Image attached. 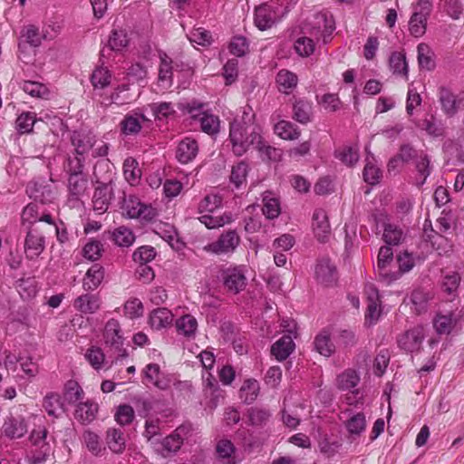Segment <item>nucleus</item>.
Wrapping results in <instances>:
<instances>
[{"instance_id":"obj_46","label":"nucleus","mask_w":464,"mask_h":464,"mask_svg":"<svg viewBox=\"0 0 464 464\" xmlns=\"http://www.w3.org/2000/svg\"><path fill=\"white\" fill-rule=\"evenodd\" d=\"M314 41L316 40L308 34L298 38L295 43L296 53L303 57L311 55L314 52Z\"/></svg>"},{"instance_id":"obj_9","label":"nucleus","mask_w":464,"mask_h":464,"mask_svg":"<svg viewBox=\"0 0 464 464\" xmlns=\"http://www.w3.org/2000/svg\"><path fill=\"white\" fill-rule=\"evenodd\" d=\"M221 280L225 288L233 294L243 291L246 285V277L240 267H228L221 273Z\"/></svg>"},{"instance_id":"obj_17","label":"nucleus","mask_w":464,"mask_h":464,"mask_svg":"<svg viewBox=\"0 0 464 464\" xmlns=\"http://www.w3.org/2000/svg\"><path fill=\"white\" fill-rule=\"evenodd\" d=\"M145 380L160 390H167L169 387V380L161 372L158 363H149L143 369Z\"/></svg>"},{"instance_id":"obj_36","label":"nucleus","mask_w":464,"mask_h":464,"mask_svg":"<svg viewBox=\"0 0 464 464\" xmlns=\"http://www.w3.org/2000/svg\"><path fill=\"white\" fill-rule=\"evenodd\" d=\"M263 203L262 211L268 219H274L278 217L280 214L279 201L273 196L272 192L266 191L263 194Z\"/></svg>"},{"instance_id":"obj_6","label":"nucleus","mask_w":464,"mask_h":464,"mask_svg":"<svg viewBox=\"0 0 464 464\" xmlns=\"http://www.w3.org/2000/svg\"><path fill=\"white\" fill-rule=\"evenodd\" d=\"M44 230L43 225L31 226L24 239V253L29 259H34L44 250Z\"/></svg>"},{"instance_id":"obj_47","label":"nucleus","mask_w":464,"mask_h":464,"mask_svg":"<svg viewBox=\"0 0 464 464\" xmlns=\"http://www.w3.org/2000/svg\"><path fill=\"white\" fill-rule=\"evenodd\" d=\"M173 61L166 53L160 55V64L159 68V81L167 82L169 85L172 80Z\"/></svg>"},{"instance_id":"obj_58","label":"nucleus","mask_w":464,"mask_h":464,"mask_svg":"<svg viewBox=\"0 0 464 464\" xmlns=\"http://www.w3.org/2000/svg\"><path fill=\"white\" fill-rule=\"evenodd\" d=\"M201 129L204 132L208 134H214L218 131L219 129V120L218 117L208 114V113H201V117L199 119Z\"/></svg>"},{"instance_id":"obj_54","label":"nucleus","mask_w":464,"mask_h":464,"mask_svg":"<svg viewBox=\"0 0 464 464\" xmlns=\"http://www.w3.org/2000/svg\"><path fill=\"white\" fill-rule=\"evenodd\" d=\"M137 161L132 158H128L123 162V174L128 182L134 184L140 178V169H137Z\"/></svg>"},{"instance_id":"obj_35","label":"nucleus","mask_w":464,"mask_h":464,"mask_svg":"<svg viewBox=\"0 0 464 464\" xmlns=\"http://www.w3.org/2000/svg\"><path fill=\"white\" fill-rule=\"evenodd\" d=\"M43 406L48 415L55 418L61 416L65 411L59 394L56 393L47 394L44 399Z\"/></svg>"},{"instance_id":"obj_4","label":"nucleus","mask_w":464,"mask_h":464,"mask_svg":"<svg viewBox=\"0 0 464 464\" xmlns=\"http://www.w3.org/2000/svg\"><path fill=\"white\" fill-rule=\"evenodd\" d=\"M96 136L90 131L75 130L71 135V142L74 147V157L68 159V164L73 165L75 161L85 166L90 151L96 143Z\"/></svg>"},{"instance_id":"obj_52","label":"nucleus","mask_w":464,"mask_h":464,"mask_svg":"<svg viewBox=\"0 0 464 464\" xmlns=\"http://www.w3.org/2000/svg\"><path fill=\"white\" fill-rule=\"evenodd\" d=\"M248 165L245 161H240L232 168L230 181L239 188L246 179Z\"/></svg>"},{"instance_id":"obj_32","label":"nucleus","mask_w":464,"mask_h":464,"mask_svg":"<svg viewBox=\"0 0 464 464\" xmlns=\"http://www.w3.org/2000/svg\"><path fill=\"white\" fill-rule=\"evenodd\" d=\"M457 321L458 317L452 312H449L447 314H439L433 321V325L439 334H449L457 324Z\"/></svg>"},{"instance_id":"obj_55","label":"nucleus","mask_w":464,"mask_h":464,"mask_svg":"<svg viewBox=\"0 0 464 464\" xmlns=\"http://www.w3.org/2000/svg\"><path fill=\"white\" fill-rule=\"evenodd\" d=\"M160 420L159 419H150L145 422V430L143 432V436L147 439L148 441L154 443V441H159L158 437L160 436Z\"/></svg>"},{"instance_id":"obj_18","label":"nucleus","mask_w":464,"mask_h":464,"mask_svg":"<svg viewBox=\"0 0 464 464\" xmlns=\"http://www.w3.org/2000/svg\"><path fill=\"white\" fill-rule=\"evenodd\" d=\"M198 152V142L194 139L185 138L177 147L176 158L180 163L187 164L196 158Z\"/></svg>"},{"instance_id":"obj_48","label":"nucleus","mask_w":464,"mask_h":464,"mask_svg":"<svg viewBox=\"0 0 464 464\" xmlns=\"http://www.w3.org/2000/svg\"><path fill=\"white\" fill-rule=\"evenodd\" d=\"M103 251V245L101 241L92 239L82 248L83 256L90 261H96L101 258Z\"/></svg>"},{"instance_id":"obj_26","label":"nucleus","mask_w":464,"mask_h":464,"mask_svg":"<svg viewBox=\"0 0 464 464\" xmlns=\"http://www.w3.org/2000/svg\"><path fill=\"white\" fill-rule=\"evenodd\" d=\"M314 350L325 357L331 356L335 350L331 340V333L328 329H323L314 338Z\"/></svg>"},{"instance_id":"obj_15","label":"nucleus","mask_w":464,"mask_h":464,"mask_svg":"<svg viewBox=\"0 0 464 464\" xmlns=\"http://www.w3.org/2000/svg\"><path fill=\"white\" fill-rule=\"evenodd\" d=\"M423 3L425 6H420V10L416 7L409 23L410 32L415 37L421 36L426 30V19L430 12V2Z\"/></svg>"},{"instance_id":"obj_21","label":"nucleus","mask_w":464,"mask_h":464,"mask_svg":"<svg viewBox=\"0 0 464 464\" xmlns=\"http://www.w3.org/2000/svg\"><path fill=\"white\" fill-rule=\"evenodd\" d=\"M99 406L96 402L87 401L78 403L74 417L82 424H89L95 420L98 413Z\"/></svg>"},{"instance_id":"obj_41","label":"nucleus","mask_w":464,"mask_h":464,"mask_svg":"<svg viewBox=\"0 0 464 464\" xmlns=\"http://www.w3.org/2000/svg\"><path fill=\"white\" fill-rule=\"evenodd\" d=\"M176 327L179 334L187 337H192L197 331L198 322L191 314H186L177 320Z\"/></svg>"},{"instance_id":"obj_22","label":"nucleus","mask_w":464,"mask_h":464,"mask_svg":"<svg viewBox=\"0 0 464 464\" xmlns=\"http://www.w3.org/2000/svg\"><path fill=\"white\" fill-rule=\"evenodd\" d=\"M312 116V102L302 98L296 99L293 103V119L302 124H306L311 121Z\"/></svg>"},{"instance_id":"obj_64","label":"nucleus","mask_w":464,"mask_h":464,"mask_svg":"<svg viewBox=\"0 0 464 464\" xmlns=\"http://www.w3.org/2000/svg\"><path fill=\"white\" fill-rule=\"evenodd\" d=\"M230 53L237 57L244 56L248 51V43L243 36H235L229 44Z\"/></svg>"},{"instance_id":"obj_42","label":"nucleus","mask_w":464,"mask_h":464,"mask_svg":"<svg viewBox=\"0 0 464 464\" xmlns=\"http://www.w3.org/2000/svg\"><path fill=\"white\" fill-rule=\"evenodd\" d=\"M35 122L36 118L34 112H23L15 121V128L20 134H27L32 132Z\"/></svg>"},{"instance_id":"obj_16","label":"nucleus","mask_w":464,"mask_h":464,"mask_svg":"<svg viewBox=\"0 0 464 464\" xmlns=\"http://www.w3.org/2000/svg\"><path fill=\"white\" fill-rule=\"evenodd\" d=\"M315 278L324 285H332L337 278L336 267L329 259L320 260L315 266Z\"/></svg>"},{"instance_id":"obj_60","label":"nucleus","mask_w":464,"mask_h":464,"mask_svg":"<svg viewBox=\"0 0 464 464\" xmlns=\"http://www.w3.org/2000/svg\"><path fill=\"white\" fill-rule=\"evenodd\" d=\"M270 416L271 413L266 409L253 407L248 410V418L252 425H263L269 420Z\"/></svg>"},{"instance_id":"obj_12","label":"nucleus","mask_w":464,"mask_h":464,"mask_svg":"<svg viewBox=\"0 0 464 464\" xmlns=\"http://www.w3.org/2000/svg\"><path fill=\"white\" fill-rule=\"evenodd\" d=\"M189 425H180L172 434L167 436L161 441L162 454L167 457L169 454L176 453L183 444L184 439L190 432Z\"/></svg>"},{"instance_id":"obj_53","label":"nucleus","mask_w":464,"mask_h":464,"mask_svg":"<svg viewBox=\"0 0 464 464\" xmlns=\"http://www.w3.org/2000/svg\"><path fill=\"white\" fill-rule=\"evenodd\" d=\"M111 78V75L107 69L97 68L92 74L91 82L94 88L103 89L110 84Z\"/></svg>"},{"instance_id":"obj_25","label":"nucleus","mask_w":464,"mask_h":464,"mask_svg":"<svg viewBox=\"0 0 464 464\" xmlns=\"http://www.w3.org/2000/svg\"><path fill=\"white\" fill-rule=\"evenodd\" d=\"M295 343L290 335H283L271 347V353L278 361L285 360L294 351Z\"/></svg>"},{"instance_id":"obj_29","label":"nucleus","mask_w":464,"mask_h":464,"mask_svg":"<svg viewBox=\"0 0 464 464\" xmlns=\"http://www.w3.org/2000/svg\"><path fill=\"white\" fill-rule=\"evenodd\" d=\"M439 101L441 109L445 114L451 117L458 112L457 97L454 93L445 87H440L439 91Z\"/></svg>"},{"instance_id":"obj_31","label":"nucleus","mask_w":464,"mask_h":464,"mask_svg":"<svg viewBox=\"0 0 464 464\" xmlns=\"http://www.w3.org/2000/svg\"><path fill=\"white\" fill-rule=\"evenodd\" d=\"M74 306L82 313L93 314L100 308V299L96 295H82L75 299Z\"/></svg>"},{"instance_id":"obj_44","label":"nucleus","mask_w":464,"mask_h":464,"mask_svg":"<svg viewBox=\"0 0 464 464\" xmlns=\"http://www.w3.org/2000/svg\"><path fill=\"white\" fill-rule=\"evenodd\" d=\"M21 88L23 89V91L24 92H26L30 96L35 97V98L44 99L49 94L48 88L44 84L38 82L24 81L22 83Z\"/></svg>"},{"instance_id":"obj_34","label":"nucleus","mask_w":464,"mask_h":464,"mask_svg":"<svg viewBox=\"0 0 464 464\" xmlns=\"http://www.w3.org/2000/svg\"><path fill=\"white\" fill-rule=\"evenodd\" d=\"M363 179L370 185L379 183L382 178V171L375 163V159L372 155L367 156L366 163L362 172Z\"/></svg>"},{"instance_id":"obj_59","label":"nucleus","mask_w":464,"mask_h":464,"mask_svg":"<svg viewBox=\"0 0 464 464\" xmlns=\"http://www.w3.org/2000/svg\"><path fill=\"white\" fill-rule=\"evenodd\" d=\"M256 148L259 151L263 160H274L276 161L281 158V150L272 147L268 144H266L263 141V138L260 139V143L256 145Z\"/></svg>"},{"instance_id":"obj_23","label":"nucleus","mask_w":464,"mask_h":464,"mask_svg":"<svg viewBox=\"0 0 464 464\" xmlns=\"http://www.w3.org/2000/svg\"><path fill=\"white\" fill-rule=\"evenodd\" d=\"M104 277V268L100 264L92 265L86 272L82 282V287L85 291H93L96 289Z\"/></svg>"},{"instance_id":"obj_7","label":"nucleus","mask_w":464,"mask_h":464,"mask_svg":"<svg viewBox=\"0 0 464 464\" xmlns=\"http://www.w3.org/2000/svg\"><path fill=\"white\" fill-rule=\"evenodd\" d=\"M84 166L75 161L73 165L68 164V189L70 195L76 199L84 195L88 187L87 178L83 175Z\"/></svg>"},{"instance_id":"obj_51","label":"nucleus","mask_w":464,"mask_h":464,"mask_svg":"<svg viewBox=\"0 0 464 464\" xmlns=\"http://www.w3.org/2000/svg\"><path fill=\"white\" fill-rule=\"evenodd\" d=\"M140 206L141 202L136 196L129 195L123 198L122 209L130 218H135L137 216L140 215Z\"/></svg>"},{"instance_id":"obj_14","label":"nucleus","mask_w":464,"mask_h":464,"mask_svg":"<svg viewBox=\"0 0 464 464\" xmlns=\"http://www.w3.org/2000/svg\"><path fill=\"white\" fill-rule=\"evenodd\" d=\"M423 339V329L415 327L401 334L398 338V344L404 351L412 353L420 349Z\"/></svg>"},{"instance_id":"obj_45","label":"nucleus","mask_w":464,"mask_h":464,"mask_svg":"<svg viewBox=\"0 0 464 464\" xmlns=\"http://www.w3.org/2000/svg\"><path fill=\"white\" fill-rule=\"evenodd\" d=\"M129 44L125 30H113L108 40V46L112 51H121Z\"/></svg>"},{"instance_id":"obj_10","label":"nucleus","mask_w":464,"mask_h":464,"mask_svg":"<svg viewBox=\"0 0 464 464\" xmlns=\"http://www.w3.org/2000/svg\"><path fill=\"white\" fill-rule=\"evenodd\" d=\"M278 18V10L268 2L261 4L255 9V24L262 31L270 28Z\"/></svg>"},{"instance_id":"obj_11","label":"nucleus","mask_w":464,"mask_h":464,"mask_svg":"<svg viewBox=\"0 0 464 464\" xmlns=\"http://www.w3.org/2000/svg\"><path fill=\"white\" fill-rule=\"evenodd\" d=\"M312 228L316 239L325 243L331 237V227L327 213L323 208H317L313 214Z\"/></svg>"},{"instance_id":"obj_37","label":"nucleus","mask_w":464,"mask_h":464,"mask_svg":"<svg viewBox=\"0 0 464 464\" xmlns=\"http://www.w3.org/2000/svg\"><path fill=\"white\" fill-rule=\"evenodd\" d=\"M275 132L282 139L294 140L300 136L298 128L287 121H280L275 125Z\"/></svg>"},{"instance_id":"obj_8","label":"nucleus","mask_w":464,"mask_h":464,"mask_svg":"<svg viewBox=\"0 0 464 464\" xmlns=\"http://www.w3.org/2000/svg\"><path fill=\"white\" fill-rule=\"evenodd\" d=\"M120 332L119 322L115 319L109 320L104 328V342L106 345L115 350L118 357H126L127 352L123 348V338Z\"/></svg>"},{"instance_id":"obj_13","label":"nucleus","mask_w":464,"mask_h":464,"mask_svg":"<svg viewBox=\"0 0 464 464\" xmlns=\"http://www.w3.org/2000/svg\"><path fill=\"white\" fill-rule=\"evenodd\" d=\"M393 253L390 246H382L379 251L377 268L379 276L387 283L390 284L395 281L398 276V272H389L387 266L392 261Z\"/></svg>"},{"instance_id":"obj_5","label":"nucleus","mask_w":464,"mask_h":464,"mask_svg":"<svg viewBox=\"0 0 464 464\" xmlns=\"http://www.w3.org/2000/svg\"><path fill=\"white\" fill-rule=\"evenodd\" d=\"M240 241V237L236 230H227L216 241L205 246L203 249L215 255H229L235 252Z\"/></svg>"},{"instance_id":"obj_20","label":"nucleus","mask_w":464,"mask_h":464,"mask_svg":"<svg viewBox=\"0 0 464 464\" xmlns=\"http://www.w3.org/2000/svg\"><path fill=\"white\" fill-rule=\"evenodd\" d=\"M27 432V424L23 418H7L3 425V433L9 439H20Z\"/></svg>"},{"instance_id":"obj_30","label":"nucleus","mask_w":464,"mask_h":464,"mask_svg":"<svg viewBox=\"0 0 464 464\" xmlns=\"http://www.w3.org/2000/svg\"><path fill=\"white\" fill-rule=\"evenodd\" d=\"M415 169L418 173L415 184L421 187L431 172L430 160L427 154L420 152L415 160Z\"/></svg>"},{"instance_id":"obj_27","label":"nucleus","mask_w":464,"mask_h":464,"mask_svg":"<svg viewBox=\"0 0 464 464\" xmlns=\"http://www.w3.org/2000/svg\"><path fill=\"white\" fill-rule=\"evenodd\" d=\"M173 320V314L168 308L162 307L154 309L150 314V324L152 328L160 330L170 325Z\"/></svg>"},{"instance_id":"obj_33","label":"nucleus","mask_w":464,"mask_h":464,"mask_svg":"<svg viewBox=\"0 0 464 464\" xmlns=\"http://www.w3.org/2000/svg\"><path fill=\"white\" fill-rule=\"evenodd\" d=\"M389 66L394 74L408 77V63L402 52H393L389 59Z\"/></svg>"},{"instance_id":"obj_38","label":"nucleus","mask_w":464,"mask_h":464,"mask_svg":"<svg viewBox=\"0 0 464 464\" xmlns=\"http://www.w3.org/2000/svg\"><path fill=\"white\" fill-rule=\"evenodd\" d=\"M259 392V383L256 380H246L239 390L240 399L246 404L256 401Z\"/></svg>"},{"instance_id":"obj_50","label":"nucleus","mask_w":464,"mask_h":464,"mask_svg":"<svg viewBox=\"0 0 464 464\" xmlns=\"http://www.w3.org/2000/svg\"><path fill=\"white\" fill-rule=\"evenodd\" d=\"M366 427L365 415L362 412L353 415L346 421V429L351 434L360 435Z\"/></svg>"},{"instance_id":"obj_40","label":"nucleus","mask_w":464,"mask_h":464,"mask_svg":"<svg viewBox=\"0 0 464 464\" xmlns=\"http://www.w3.org/2000/svg\"><path fill=\"white\" fill-rule=\"evenodd\" d=\"M111 238L117 246L121 247L131 246L135 240L132 231L124 226L117 227L111 233Z\"/></svg>"},{"instance_id":"obj_57","label":"nucleus","mask_w":464,"mask_h":464,"mask_svg":"<svg viewBox=\"0 0 464 464\" xmlns=\"http://www.w3.org/2000/svg\"><path fill=\"white\" fill-rule=\"evenodd\" d=\"M222 205V198L218 194L207 195L198 204L200 212H213Z\"/></svg>"},{"instance_id":"obj_24","label":"nucleus","mask_w":464,"mask_h":464,"mask_svg":"<svg viewBox=\"0 0 464 464\" xmlns=\"http://www.w3.org/2000/svg\"><path fill=\"white\" fill-rule=\"evenodd\" d=\"M276 82L279 92L288 94L297 86L298 77L293 72L282 69L276 74Z\"/></svg>"},{"instance_id":"obj_49","label":"nucleus","mask_w":464,"mask_h":464,"mask_svg":"<svg viewBox=\"0 0 464 464\" xmlns=\"http://www.w3.org/2000/svg\"><path fill=\"white\" fill-rule=\"evenodd\" d=\"M335 156L347 166H353L359 160L358 150L351 146H344L335 152Z\"/></svg>"},{"instance_id":"obj_61","label":"nucleus","mask_w":464,"mask_h":464,"mask_svg":"<svg viewBox=\"0 0 464 464\" xmlns=\"http://www.w3.org/2000/svg\"><path fill=\"white\" fill-rule=\"evenodd\" d=\"M22 37L24 39L25 43L29 44L33 47L39 46L43 39L39 29L33 24L24 27L22 33Z\"/></svg>"},{"instance_id":"obj_43","label":"nucleus","mask_w":464,"mask_h":464,"mask_svg":"<svg viewBox=\"0 0 464 464\" xmlns=\"http://www.w3.org/2000/svg\"><path fill=\"white\" fill-rule=\"evenodd\" d=\"M82 387L75 381H69L65 384L63 400L69 404H74L83 397Z\"/></svg>"},{"instance_id":"obj_39","label":"nucleus","mask_w":464,"mask_h":464,"mask_svg":"<svg viewBox=\"0 0 464 464\" xmlns=\"http://www.w3.org/2000/svg\"><path fill=\"white\" fill-rule=\"evenodd\" d=\"M107 444L115 453L121 452L125 448V439L121 430L111 428L107 430Z\"/></svg>"},{"instance_id":"obj_63","label":"nucleus","mask_w":464,"mask_h":464,"mask_svg":"<svg viewBox=\"0 0 464 464\" xmlns=\"http://www.w3.org/2000/svg\"><path fill=\"white\" fill-rule=\"evenodd\" d=\"M403 238V233L401 229L396 226L388 224L385 226L383 239L388 245H398Z\"/></svg>"},{"instance_id":"obj_1","label":"nucleus","mask_w":464,"mask_h":464,"mask_svg":"<svg viewBox=\"0 0 464 464\" xmlns=\"http://www.w3.org/2000/svg\"><path fill=\"white\" fill-rule=\"evenodd\" d=\"M255 115L244 111L240 120L236 119L229 129V140L233 153L241 157L248 150L260 143L261 128L254 121Z\"/></svg>"},{"instance_id":"obj_2","label":"nucleus","mask_w":464,"mask_h":464,"mask_svg":"<svg viewBox=\"0 0 464 464\" xmlns=\"http://www.w3.org/2000/svg\"><path fill=\"white\" fill-rule=\"evenodd\" d=\"M335 29L334 18L326 12H318L309 16L302 27L304 34L314 37L317 42L329 43Z\"/></svg>"},{"instance_id":"obj_28","label":"nucleus","mask_w":464,"mask_h":464,"mask_svg":"<svg viewBox=\"0 0 464 464\" xmlns=\"http://www.w3.org/2000/svg\"><path fill=\"white\" fill-rule=\"evenodd\" d=\"M360 375L353 369H346L338 374L335 379V385L341 391H352L360 382Z\"/></svg>"},{"instance_id":"obj_62","label":"nucleus","mask_w":464,"mask_h":464,"mask_svg":"<svg viewBox=\"0 0 464 464\" xmlns=\"http://www.w3.org/2000/svg\"><path fill=\"white\" fill-rule=\"evenodd\" d=\"M85 358L94 369L99 370L102 367L105 356L101 348L92 346L87 350Z\"/></svg>"},{"instance_id":"obj_56","label":"nucleus","mask_w":464,"mask_h":464,"mask_svg":"<svg viewBox=\"0 0 464 464\" xmlns=\"http://www.w3.org/2000/svg\"><path fill=\"white\" fill-rule=\"evenodd\" d=\"M115 420L121 426L130 424L134 419V410L128 404L120 405L114 415Z\"/></svg>"},{"instance_id":"obj_19","label":"nucleus","mask_w":464,"mask_h":464,"mask_svg":"<svg viewBox=\"0 0 464 464\" xmlns=\"http://www.w3.org/2000/svg\"><path fill=\"white\" fill-rule=\"evenodd\" d=\"M148 121L144 114L137 111L127 114L120 123L121 131L125 136L137 135L141 130V123Z\"/></svg>"},{"instance_id":"obj_3","label":"nucleus","mask_w":464,"mask_h":464,"mask_svg":"<svg viewBox=\"0 0 464 464\" xmlns=\"http://www.w3.org/2000/svg\"><path fill=\"white\" fill-rule=\"evenodd\" d=\"M102 166L108 167V163L98 162L93 170V175L99 186L95 188L92 203L93 210L99 215L108 210L112 198V173L108 171L107 176L102 180V178L98 174V168Z\"/></svg>"}]
</instances>
